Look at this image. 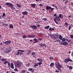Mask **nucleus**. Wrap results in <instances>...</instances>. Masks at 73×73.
Instances as JSON below:
<instances>
[{
  "label": "nucleus",
  "mask_w": 73,
  "mask_h": 73,
  "mask_svg": "<svg viewBox=\"0 0 73 73\" xmlns=\"http://www.w3.org/2000/svg\"><path fill=\"white\" fill-rule=\"evenodd\" d=\"M6 50L7 52H11V50H12V49H11V47H10V46H9L6 48Z\"/></svg>",
  "instance_id": "nucleus-5"
},
{
  "label": "nucleus",
  "mask_w": 73,
  "mask_h": 73,
  "mask_svg": "<svg viewBox=\"0 0 73 73\" xmlns=\"http://www.w3.org/2000/svg\"><path fill=\"white\" fill-rule=\"evenodd\" d=\"M36 52H33L32 54V55L33 56H34V55H35L36 54Z\"/></svg>",
  "instance_id": "nucleus-36"
},
{
  "label": "nucleus",
  "mask_w": 73,
  "mask_h": 73,
  "mask_svg": "<svg viewBox=\"0 0 73 73\" xmlns=\"http://www.w3.org/2000/svg\"><path fill=\"white\" fill-rule=\"evenodd\" d=\"M49 29L50 31H51V32L52 31V28H50Z\"/></svg>",
  "instance_id": "nucleus-52"
},
{
  "label": "nucleus",
  "mask_w": 73,
  "mask_h": 73,
  "mask_svg": "<svg viewBox=\"0 0 73 73\" xmlns=\"http://www.w3.org/2000/svg\"><path fill=\"white\" fill-rule=\"evenodd\" d=\"M5 16V13H3L2 16L3 17H4Z\"/></svg>",
  "instance_id": "nucleus-46"
},
{
  "label": "nucleus",
  "mask_w": 73,
  "mask_h": 73,
  "mask_svg": "<svg viewBox=\"0 0 73 73\" xmlns=\"http://www.w3.org/2000/svg\"><path fill=\"white\" fill-rule=\"evenodd\" d=\"M16 5H17V7H19V8H21L22 7L21 6L20 4L17 3L16 4Z\"/></svg>",
  "instance_id": "nucleus-23"
},
{
  "label": "nucleus",
  "mask_w": 73,
  "mask_h": 73,
  "mask_svg": "<svg viewBox=\"0 0 73 73\" xmlns=\"http://www.w3.org/2000/svg\"><path fill=\"white\" fill-rule=\"evenodd\" d=\"M34 69L33 70L32 68H29L28 69L29 71H31L32 73H33L34 72Z\"/></svg>",
  "instance_id": "nucleus-12"
},
{
  "label": "nucleus",
  "mask_w": 73,
  "mask_h": 73,
  "mask_svg": "<svg viewBox=\"0 0 73 73\" xmlns=\"http://www.w3.org/2000/svg\"><path fill=\"white\" fill-rule=\"evenodd\" d=\"M14 65H13V63H11V66H10V67L12 69H13L14 68H15V67H14V66H13Z\"/></svg>",
  "instance_id": "nucleus-13"
},
{
  "label": "nucleus",
  "mask_w": 73,
  "mask_h": 73,
  "mask_svg": "<svg viewBox=\"0 0 73 73\" xmlns=\"http://www.w3.org/2000/svg\"><path fill=\"white\" fill-rule=\"evenodd\" d=\"M49 58L51 60H54V58L53 57H49Z\"/></svg>",
  "instance_id": "nucleus-42"
},
{
  "label": "nucleus",
  "mask_w": 73,
  "mask_h": 73,
  "mask_svg": "<svg viewBox=\"0 0 73 73\" xmlns=\"http://www.w3.org/2000/svg\"><path fill=\"white\" fill-rule=\"evenodd\" d=\"M60 45H63V42H60Z\"/></svg>",
  "instance_id": "nucleus-56"
},
{
  "label": "nucleus",
  "mask_w": 73,
  "mask_h": 73,
  "mask_svg": "<svg viewBox=\"0 0 73 73\" xmlns=\"http://www.w3.org/2000/svg\"><path fill=\"white\" fill-rule=\"evenodd\" d=\"M16 13H19V10H16Z\"/></svg>",
  "instance_id": "nucleus-59"
},
{
  "label": "nucleus",
  "mask_w": 73,
  "mask_h": 73,
  "mask_svg": "<svg viewBox=\"0 0 73 73\" xmlns=\"http://www.w3.org/2000/svg\"><path fill=\"white\" fill-rule=\"evenodd\" d=\"M36 66H38V63H35V65L34 66V68H36Z\"/></svg>",
  "instance_id": "nucleus-29"
},
{
  "label": "nucleus",
  "mask_w": 73,
  "mask_h": 73,
  "mask_svg": "<svg viewBox=\"0 0 73 73\" xmlns=\"http://www.w3.org/2000/svg\"><path fill=\"white\" fill-rule=\"evenodd\" d=\"M30 50H28L27 51V54H30Z\"/></svg>",
  "instance_id": "nucleus-35"
},
{
  "label": "nucleus",
  "mask_w": 73,
  "mask_h": 73,
  "mask_svg": "<svg viewBox=\"0 0 73 73\" xmlns=\"http://www.w3.org/2000/svg\"><path fill=\"white\" fill-rule=\"evenodd\" d=\"M10 8L11 9H13V10H15V7L13 6V5Z\"/></svg>",
  "instance_id": "nucleus-28"
},
{
  "label": "nucleus",
  "mask_w": 73,
  "mask_h": 73,
  "mask_svg": "<svg viewBox=\"0 0 73 73\" xmlns=\"http://www.w3.org/2000/svg\"><path fill=\"white\" fill-rule=\"evenodd\" d=\"M39 45L40 46V47H43V46L46 47V44L44 43H43V44L41 43L39 44Z\"/></svg>",
  "instance_id": "nucleus-8"
},
{
  "label": "nucleus",
  "mask_w": 73,
  "mask_h": 73,
  "mask_svg": "<svg viewBox=\"0 0 73 73\" xmlns=\"http://www.w3.org/2000/svg\"><path fill=\"white\" fill-rule=\"evenodd\" d=\"M55 18H56L57 21H60V18L58 16H56V17H55Z\"/></svg>",
  "instance_id": "nucleus-14"
},
{
  "label": "nucleus",
  "mask_w": 73,
  "mask_h": 73,
  "mask_svg": "<svg viewBox=\"0 0 73 73\" xmlns=\"http://www.w3.org/2000/svg\"><path fill=\"white\" fill-rule=\"evenodd\" d=\"M38 40H40V41H41L42 40V38L40 37H39L38 38Z\"/></svg>",
  "instance_id": "nucleus-39"
},
{
  "label": "nucleus",
  "mask_w": 73,
  "mask_h": 73,
  "mask_svg": "<svg viewBox=\"0 0 73 73\" xmlns=\"http://www.w3.org/2000/svg\"><path fill=\"white\" fill-rule=\"evenodd\" d=\"M54 38L55 39L56 38V39H57V38H58V34H56L55 35H54Z\"/></svg>",
  "instance_id": "nucleus-15"
},
{
  "label": "nucleus",
  "mask_w": 73,
  "mask_h": 73,
  "mask_svg": "<svg viewBox=\"0 0 73 73\" xmlns=\"http://www.w3.org/2000/svg\"><path fill=\"white\" fill-rule=\"evenodd\" d=\"M19 54H20V52H17V54H16V55H17V56H19Z\"/></svg>",
  "instance_id": "nucleus-43"
},
{
  "label": "nucleus",
  "mask_w": 73,
  "mask_h": 73,
  "mask_svg": "<svg viewBox=\"0 0 73 73\" xmlns=\"http://www.w3.org/2000/svg\"><path fill=\"white\" fill-rule=\"evenodd\" d=\"M69 61L72 62L73 61L72 60L70 59V58H65L64 60V62L65 63H67V62H68Z\"/></svg>",
  "instance_id": "nucleus-4"
},
{
  "label": "nucleus",
  "mask_w": 73,
  "mask_h": 73,
  "mask_svg": "<svg viewBox=\"0 0 73 73\" xmlns=\"http://www.w3.org/2000/svg\"><path fill=\"white\" fill-rule=\"evenodd\" d=\"M3 25H4L5 26H8V25L7 24L5 23V24H3Z\"/></svg>",
  "instance_id": "nucleus-54"
},
{
  "label": "nucleus",
  "mask_w": 73,
  "mask_h": 73,
  "mask_svg": "<svg viewBox=\"0 0 73 73\" xmlns=\"http://www.w3.org/2000/svg\"><path fill=\"white\" fill-rule=\"evenodd\" d=\"M23 38H26V36L25 35L23 36Z\"/></svg>",
  "instance_id": "nucleus-53"
},
{
  "label": "nucleus",
  "mask_w": 73,
  "mask_h": 73,
  "mask_svg": "<svg viewBox=\"0 0 73 73\" xmlns=\"http://www.w3.org/2000/svg\"><path fill=\"white\" fill-rule=\"evenodd\" d=\"M22 14H23V15L24 16H26L28 14V12L27 11H25V12H22Z\"/></svg>",
  "instance_id": "nucleus-10"
},
{
  "label": "nucleus",
  "mask_w": 73,
  "mask_h": 73,
  "mask_svg": "<svg viewBox=\"0 0 73 73\" xmlns=\"http://www.w3.org/2000/svg\"><path fill=\"white\" fill-rule=\"evenodd\" d=\"M21 63H22L21 62L19 61L15 62V66L16 67H17V68H21Z\"/></svg>",
  "instance_id": "nucleus-1"
},
{
  "label": "nucleus",
  "mask_w": 73,
  "mask_h": 73,
  "mask_svg": "<svg viewBox=\"0 0 73 73\" xmlns=\"http://www.w3.org/2000/svg\"><path fill=\"white\" fill-rule=\"evenodd\" d=\"M5 5H7L8 7H10V8H11L13 5L12 3H10V2L6 3L5 4Z\"/></svg>",
  "instance_id": "nucleus-3"
},
{
  "label": "nucleus",
  "mask_w": 73,
  "mask_h": 73,
  "mask_svg": "<svg viewBox=\"0 0 73 73\" xmlns=\"http://www.w3.org/2000/svg\"><path fill=\"white\" fill-rule=\"evenodd\" d=\"M69 69H73V67H72V66H70L69 67Z\"/></svg>",
  "instance_id": "nucleus-48"
},
{
  "label": "nucleus",
  "mask_w": 73,
  "mask_h": 73,
  "mask_svg": "<svg viewBox=\"0 0 73 73\" xmlns=\"http://www.w3.org/2000/svg\"><path fill=\"white\" fill-rule=\"evenodd\" d=\"M40 36H44V34H39Z\"/></svg>",
  "instance_id": "nucleus-61"
},
{
  "label": "nucleus",
  "mask_w": 73,
  "mask_h": 73,
  "mask_svg": "<svg viewBox=\"0 0 73 73\" xmlns=\"http://www.w3.org/2000/svg\"><path fill=\"white\" fill-rule=\"evenodd\" d=\"M58 64H59V63H58V62L57 61L55 63V66H56Z\"/></svg>",
  "instance_id": "nucleus-37"
},
{
  "label": "nucleus",
  "mask_w": 73,
  "mask_h": 73,
  "mask_svg": "<svg viewBox=\"0 0 73 73\" xmlns=\"http://www.w3.org/2000/svg\"><path fill=\"white\" fill-rule=\"evenodd\" d=\"M5 44L6 45H8V44H10L11 43V40H8L7 41L4 42Z\"/></svg>",
  "instance_id": "nucleus-6"
},
{
  "label": "nucleus",
  "mask_w": 73,
  "mask_h": 73,
  "mask_svg": "<svg viewBox=\"0 0 73 73\" xmlns=\"http://www.w3.org/2000/svg\"><path fill=\"white\" fill-rule=\"evenodd\" d=\"M37 39L36 38H35L33 39V41H34V42H33V43H37V42H38V41H37Z\"/></svg>",
  "instance_id": "nucleus-16"
},
{
  "label": "nucleus",
  "mask_w": 73,
  "mask_h": 73,
  "mask_svg": "<svg viewBox=\"0 0 73 73\" xmlns=\"http://www.w3.org/2000/svg\"><path fill=\"white\" fill-rule=\"evenodd\" d=\"M37 25V27H40V25Z\"/></svg>",
  "instance_id": "nucleus-63"
},
{
  "label": "nucleus",
  "mask_w": 73,
  "mask_h": 73,
  "mask_svg": "<svg viewBox=\"0 0 73 73\" xmlns=\"http://www.w3.org/2000/svg\"><path fill=\"white\" fill-rule=\"evenodd\" d=\"M55 8H56V10H57L58 11V8L56 6H54Z\"/></svg>",
  "instance_id": "nucleus-58"
},
{
  "label": "nucleus",
  "mask_w": 73,
  "mask_h": 73,
  "mask_svg": "<svg viewBox=\"0 0 73 73\" xmlns=\"http://www.w3.org/2000/svg\"><path fill=\"white\" fill-rule=\"evenodd\" d=\"M37 60L39 62H42V60L41 58H38L37 59Z\"/></svg>",
  "instance_id": "nucleus-20"
},
{
  "label": "nucleus",
  "mask_w": 73,
  "mask_h": 73,
  "mask_svg": "<svg viewBox=\"0 0 73 73\" xmlns=\"http://www.w3.org/2000/svg\"><path fill=\"white\" fill-rule=\"evenodd\" d=\"M59 39L60 40H61L63 38V37L62 36H61V35H59Z\"/></svg>",
  "instance_id": "nucleus-24"
},
{
  "label": "nucleus",
  "mask_w": 73,
  "mask_h": 73,
  "mask_svg": "<svg viewBox=\"0 0 73 73\" xmlns=\"http://www.w3.org/2000/svg\"><path fill=\"white\" fill-rule=\"evenodd\" d=\"M62 40V41L63 42H64L66 40H65V38H62V40Z\"/></svg>",
  "instance_id": "nucleus-32"
},
{
  "label": "nucleus",
  "mask_w": 73,
  "mask_h": 73,
  "mask_svg": "<svg viewBox=\"0 0 73 73\" xmlns=\"http://www.w3.org/2000/svg\"><path fill=\"white\" fill-rule=\"evenodd\" d=\"M58 16L57 15V13H56L53 16H55V17H56V16Z\"/></svg>",
  "instance_id": "nucleus-51"
},
{
  "label": "nucleus",
  "mask_w": 73,
  "mask_h": 73,
  "mask_svg": "<svg viewBox=\"0 0 73 73\" xmlns=\"http://www.w3.org/2000/svg\"><path fill=\"white\" fill-rule=\"evenodd\" d=\"M42 64V63L41 62H39L38 63V65H41Z\"/></svg>",
  "instance_id": "nucleus-33"
},
{
  "label": "nucleus",
  "mask_w": 73,
  "mask_h": 73,
  "mask_svg": "<svg viewBox=\"0 0 73 73\" xmlns=\"http://www.w3.org/2000/svg\"><path fill=\"white\" fill-rule=\"evenodd\" d=\"M70 37L71 38L73 39V35H70Z\"/></svg>",
  "instance_id": "nucleus-47"
},
{
  "label": "nucleus",
  "mask_w": 73,
  "mask_h": 73,
  "mask_svg": "<svg viewBox=\"0 0 73 73\" xmlns=\"http://www.w3.org/2000/svg\"><path fill=\"white\" fill-rule=\"evenodd\" d=\"M0 60L2 61H3V62L6 61H7V59L3 58H1Z\"/></svg>",
  "instance_id": "nucleus-22"
},
{
  "label": "nucleus",
  "mask_w": 73,
  "mask_h": 73,
  "mask_svg": "<svg viewBox=\"0 0 73 73\" xmlns=\"http://www.w3.org/2000/svg\"><path fill=\"white\" fill-rule=\"evenodd\" d=\"M8 66L9 67H10V63L9 62H8Z\"/></svg>",
  "instance_id": "nucleus-60"
},
{
  "label": "nucleus",
  "mask_w": 73,
  "mask_h": 73,
  "mask_svg": "<svg viewBox=\"0 0 73 73\" xmlns=\"http://www.w3.org/2000/svg\"><path fill=\"white\" fill-rule=\"evenodd\" d=\"M8 63V61H5V62L3 63L4 64H6Z\"/></svg>",
  "instance_id": "nucleus-41"
},
{
  "label": "nucleus",
  "mask_w": 73,
  "mask_h": 73,
  "mask_svg": "<svg viewBox=\"0 0 73 73\" xmlns=\"http://www.w3.org/2000/svg\"><path fill=\"white\" fill-rule=\"evenodd\" d=\"M36 5V4L35 3L31 4V6L33 8H35Z\"/></svg>",
  "instance_id": "nucleus-9"
},
{
  "label": "nucleus",
  "mask_w": 73,
  "mask_h": 73,
  "mask_svg": "<svg viewBox=\"0 0 73 73\" xmlns=\"http://www.w3.org/2000/svg\"><path fill=\"white\" fill-rule=\"evenodd\" d=\"M54 21L55 22H56V21H57L56 20V18H54Z\"/></svg>",
  "instance_id": "nucleus-57"
},
{
  "label": "nucleus",
  "mask_w": 73,
  "mask_h": 73,
  "mask_svg": "<svg viewBox=\"0 0 73 73\" xmlns=\"http://www.w3.org/2000/svg\"><path fill=\"white\" fill-rule=\"evenodd\" d=\"M30 65V63H29L28 64H26V66H29Z\"/></svg>",
  "instance_id": "nucleus-55"
},
{
  "label": "nucleus",
  "mask_w": 73,
  "mask_h": 73,
  "mask_svg": "<svg viewBox=\"0 0 73 73\" xmlns=\"http://www.w3.org/2000/svg\"><path fill=\"white\" fill-rule=\"evenodd\" d=\"M50 8H51V6H46V9L47 10H49V9H50Z\"/></svg>",
  "instance_id": "nucleus-17"
},
{
  "label": "nucleus",
  "mask_w": 73,
  "mask_h": 73,
  "mask_svg": "<svg viewBox=\"0 0 73 73\" xmlns=\"http://www.w3.org/2000/svg\"><path fill=\"white\" fill-rule=\"evenodd\" d=\"M21 52H24L25 51L24 50H21Z\"/></svg>",
  "instance_id": "nucleus-62"
},
{
  "label": "nucleus",
  "mask_w": 73,
  "mask_h": 73,
  "mask_svg": "<svg viewBox=\"0 0 73 73\" xmlns=\"http://www.w3.org/2000/svg\"><path fill=\"white\" fill-rule=\"evenodd\" d=\"M14 70L15 71H16V72H18V70L17 69V68H16L14 69Z\"/></svg>",
  "instance_id": "nucleus-38"
},
{
  "label": "nucleus",
  "mask_w": 73,
  "mask_h": 73,
  "mask_svg": "<svg viewBox=\"0 0 73 73\" xmlns=\"http://www.w3.org/2000/svg\"><path fill=\"white\" fill-rule=\"evenodd\" d=\"M72 28V27H71L70 26H69L68 28V30L69 31H70V29H71V28Z\"/></svg>",
  "instance_id": "nucleus-44"
},
{
  "label": "nucleus",
  "mask_w": 73,
  "mask_h": 73,
  "mask_svg": "<svg viewBox=\"0 0 73 73\" xmlns=\"http://www.w3.org/2000/svg\"><path fill=\"white\" fill-rule=\"evenodd\" d=\"M68 44L69 43H68L67 42H63V45L64 46H66V45H68Z\"/></svg>",
  "instance_id": "nucleus-11"
},
{
  "label": "nucleus",
  "mask_w": 73,
  "mask_h": 73,
  "mask_svg": "<svg viewBox=\"0 0 73 73\" xmlns=\"http://www.w3.org/2000/svg\"><path fill=\"white\" fill-rule=\"evenodd\" d=\"M49 28H50V26L49 25L44 27V28L45 29H48Z\"/></svg>",
  "instance_id": "nucleus-25"
},
{
  "label": "nucleus",
  "mask_w": 73,
  "mask_h": 73,
  "mask_svg": "<svg viewBox=\"0 0 73 73\" xmlns=\"http://www.w3.org/2000/svg\"><path fill=\"white\" fill-rule=\"evenodd\" d=\"M36 36L35 35H29L28 36V37H35Z\"/></svg>",
  "instance_id": "nucleus-19"
},
{
  "label": "nucleus",
  "mask_w": 73,
  "mask_h": 73,
  "mask_svg": "<svg viewBox=\"0 0 73 73\" xmlns=\"http://www.w3.org/2000/svg\"><path fill=\"white\" fill-rule=\"evenodd\" d=\"M22 54H23V52H20V55H21V56H22Z\"/></svg>",
  "instance_id": "nucleus-64"
},
{
  "label": "nucleus",
  "mask_w": 73,
  "mask_h": 73,
  "mask_svg": "<svg viewBox=\"0 0 73 73\" xmlns=\"http://www.w3.org/2000/svg\"><path fill=\"white\" fill-rule=\"evenodd\" d=\"M50 9V11H50V12H52V11H53V10H54V8H51H51Z\"/></svg>",
  "instance_id": "nucleus-31"
},
{
  "label": "nucleus",
  "mask_w": 73,
  "mask_h": 73,
  "mask_svg": "<svg viewBox=\"0 0 73 73\" xmlns=\"http://www.w3.org/2000/svg\"><path fill=\"white\" fill-rule=\"evenodd\" d=\"M55 72H56V73H58V72H60V71L58 70L57 69L56 70Z\"/></svg>",
  "instance_id": "nucleus-50"
},
{
  "label": "nucleus",
  "mask_w": 73,
  "mask_h": 73,
  "mask_svg": "<svg viewBox=\"0 0 73 73\" xmlns=\"http://www.w3.org/2000/svg\"><path fill=\"white\" fill-rule=\"evenodd\" d=\"M65 39H66V41H67V42H70V41H71V40H69V39L66 38H65Z\"/></svg>",
  "instance_id": "nucleus-27"
},
{
  "label": "nucleus",
  "mask_w": 73,
  "mask_h": 73,
  "mask_svg": "<svg viewBox=\"0 0 73 73\" xmlns=\"http://www.w3.org/2000/svg\"><path fill=\"white\" fill-rule=\"evenodd\" d=\"M64 25H66V27H68L69 25V24L68 23L66 22L64 23Z\"/></svg>",
  "instance_id": "nucleus-30"
},
{
  "label": "nucleus",
  "mask_w": 73,
  "mask_h": 73,
  "mask_svg": "<svg viewBox=\"0 0 73 73\" xmlns=\"http://www.w3.org/2000/svg\"><path fill=\"white\" fill-rule=\"evenodd\" d=\"M42 20H44V21H46V20H47V19L45 18H43L42 19Z\"/></svg>",
  "instance_id": "nucleus-40"
},
{
  "label": "nucleus",
  "mask_w": 73,
  "mask_h": 73,
  "mask_svg": "<svg viewBox=\"0 0 73 73\" xmlns=\"http://www.w3.org/2000/svg\"><path fill=\"white\" fill-rule=\"evenodd\" d=\"M39 6L40 7H43V5L42 4H40L39 5Z\"/></svg>",
  "instance_id": "nucleus-49"
},
{
  "label": "nucleus",
  "mask_w": 73,
  "mask_h": 73,
  "mask_svg": "<svg viewBox=\"0 0 73 73\" xmlns=\"http://www.w3.org/2000/svg\"><path fill=\"white\" fill-rule=\"evenodd\" d=\"M54 65V63L53 62H51L50 66V67H53Z\"/></svg>",
  "instance_id": "nucleus-18"
},
{
  "label": "nucleus",
  "mask_w": 73,
  "mask_h": 73,
  "mask_svg": "<svg viewBox=\"0 0 73 73\" xmlns=\"http://www.w3.org/2000/svg\"><path fill=\"white\" fill-rule=\"evenodd\" d=\"M62 16H63V15L62 16L61 14H60L58 17L61 19L62 18H63Z\"/></svg>",
  "instance_id": "nucleus-26"
},
{
  "label": "nucleus",
  "mask_w": 73,
  "mask_h": 73,
  "mask_svg": "<svg viewBox=\"0 0 73 73\" xmlns=\"http://www.w3.org/2000/svg\"><path fill=\"white\" fill-rule=\"evenodd\" d=\"M25 72H26V71L25 70H23L21 71V72L22 73H24Z\"/></svg>",
  "instance_id": "nucleus-34"
},
{
  "label": "nucleus",
  "mask_w": 73,
  "mask_h": 73,
  "mask_svg": "<svg viewBox=\"0 0 73 73\" xmlns=\"http://www.w3.org/2000/svg\"><path fill=\"white\" fill-rule=\"evenodd\" d=\"M30 27H31V28L33 29H37V26H35V25H33L32 26H30Z\"/></svg>",
  "instance_id": "nucleus-7"
},
{
  "label": "nucleus",
  "mask_w": 73,
  "mask_h": 73,
  "mask_svg": "<svg viewBox=\"0 0 73 73\" xmlns=\"http://www.w3.org/2000/svg\"><path fill=\"white\" fill-rule=\"evenodd\" d=\"M9 28L11 29V28H12V29H13V26L12 24H10L9 25Z\"/></svg>",
  "instance_id": "nucleus-21"
},
{
  "label": "nucleus",
  "mask_w": 73,
  "mask_h": 73,
  "mask_svg": "<svg viewBox=\"0 0 73 73\" xmlns=\"http://www.w3.org/2000/svg\"><path fill=\"white\" fill-rule=\"evenodd\" d=\"M0 45L1 46V47H2L3 46V44L2 43H0Z\"/></svg>",
  "instance_id": "nucleus-45"
},
{
  "label": "nucleus",
  "mask_w": 73,
  "mask_h": 73,
  "mask_svg": "<svg viewBox=\"0 0 73 73\" xmlns=\"http://www.w3.org/2000/svg\"><path fill=\"white\" fill-rule=\"evenodd\" d=\"M56 68L58 69L59 70H60V72H61V70L60 68H62V66L60 64V63H58V64L56 66Z\"/></svg>",
  "instance_id": "nucleus-2"
}]
</instances>
